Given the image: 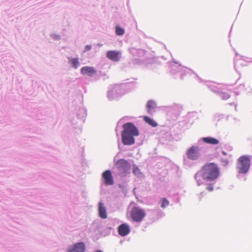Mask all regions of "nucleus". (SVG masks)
<instances>
[{
	"label": "nucleus",
	"mask_w": 252,
	"mask_h": 252,
	"mask_svg": "<svg viewBox=\"0 0 252 252\" xmlns=\"http://www.w3.org/2000/svg\"><path fill=\"white\" fill-rule=\"evenodd\" d=\"M220 170L217 164L214 163H207L204 165L200 172H197L194 178L198 186L202 184L201 178L208 181L215 180L219 176Z\"/></svg>",
	"instance_id": "f257e3e1"
},
{
	"label": "nucleus",
	"mask_w": 252,
	"mask_h": 252,
	"mask_svg": "<svg viewBox=\"0 0 252 252\" xmlns=\"http://www.w3.org/2000/svg\"><path fill=\"white\" fill-rule=\"evenodd\" d=\"M250 165V158L247 156H242L238 159L236 169L238 173L246 174L248 172Z\"/></svg>",
	"instance_id": "f03ea898"
},
{
	"label": "nucleus",
	"mask_w": 252,
	"mask_h": 252,
	"mask_svg": "<svg viewBox=\"0 0 252 252\" xmlns=\"http://www.w3.org/2000/svg\"><path fill=\"white\" fill-rule=\"evenodd\" d=\"M130 216L132 220L139 222L145 217L146 213L144 209L139 207H134L130 212Z\"/></svg>",
	"instance_id": "7ed1b4c3"
},
{
	"label": "nucleus",
	"mask_w": 252,
	"mask_h": 252,
	"mask_svg": "<svg viewBox=\"0 0 252 252\" xmlns=\"http://www.w3.org/2000/svg\"><path fill=\"white\" fill-rule=\"evenodd\" d=\"M116 166L118 170L122 173L125 174L129 169L130 164L128 161L124 159H120L117 160Z\"/></svg>",
	"instance_id": "20e7f679"
},
{
	"label": "nucleus",
	"mask_w": 252,
	"mask_h": 252,
	"mask_svg": "<svg viewBox=\"0 0 252 252\" xmlns=\"http://www.w3.org/2000/svg\"><path fill=\"white\" fill-rule=\"evenodd\" d=\"M123 127L124 129L123 132L136 136L139 135V131L138 129L133 124L131 123H127L124 124Z\"/></svg>",
	"instance_id": "39448f33"
},
{
	"label": "nucleus",
	"mask_w": 252,
	"mask_h": 252,
	"mask_svg": "<svg viewBox=\"0 0 252 252\" xmlns=\"http://www.w3.org/2000/svg\"><path fill=\"white\" fill-rule=\"evenodd\" d=\"M135 135H132L122 131V141L125 145H131L135 143Z\"/></svg>",
	"instance_id": "423d86ee"
},
{
	"label": "nucleus",
	"mask_w": 252,
	"mask_h": 252,
	"mask_svg": "<svg viewBox=\"0 0 252 252\" xmlns=\"http://www.w3.org/2000/svg\"><path fill=\"white\" fill-rule=\"evenodd\" d=\"M189 158L192 160L196 159L199 156V148L196 146L191 147L187 152Z\"/></svg>",
	"instance_id": "0eeeda50"
},
{
	"label": "nucleus",
	"mask_w": 252,
	"mask_h": 252,
	"mask_svg": "<svg viewBox=\"0 0 252 252\" xmlns=\"http://www.w3.org/2000/svg\"><path fill=\"white\" fill-rule=\"evenodd\" d=\"M102 177L104 179V184L105 185L110 186L114 184L113 177L110 170H107L103 172Z\"/></svg>",
	"instance_id": "6e6552de"
},
{
	"label": "nucleus",
	"mask_w": 252,
	"mask_h": 252,
	"mask_svg": "<svg viewBox=\"0 0 252 252\" xmlns=\"http://www.w3.org/2000/svg\"><path fill=\"white\" fill-rule=\"evenodd\" d=\"M85 250V244L83 242H79L75 244L73 247L69 248L67 252H84Z\"/></svg>",
	"instance_id": "1a4fd4ad"
},
{
	"label": "nucleus",
	"mask_w": 252,
	"mask_h": 252,
	"mask_svg": "<svg viewBox=\"0 0 252 252\" xmlns=\"http://www.w3.org/2000/svg\"><path fill=\"white\" fill-rule=\"evenodd\" d=\"M121 53L117 51L111 50L107 52V57L113 62H118L120 60Z\"/></svg>",
	"instance_id": "9d476101"
},
{
	"label": "nucleus",
	"mask_w": 252,
	"mask_h": 252,
	"mask_svg": "<svg viewBox=\"0 0 252 252\" xmlns=\"http://www.w3.org/2000/svg\"><path fill=\"white\" fill-rule=\"evenodd\" d=\"M118 231L120 235L125 236L129 233L130 228L127 224L123 223L119 225Z\"/></svg>",
	"instance_id": "9b49d317"
},
{
	"label": "nucleus",
	"mask_w": 252,
	"mask_h": 252,
	"mask_svg": "<svg viewBox=\"0 0 252 252\" xmlns=\"http://www.w3.org/2000/svg\"><path fill=\"white\" fill-rule=\"evenodd\" d=\"M81 72L83 74H87L90 76H92L96 73V71L93 67L85 66L81 69Z\"/></svg>",
	"instance_id": "f8f14e48"
},
{
	"label": "nucleus",
	"mask_w": 252,
	"mask_h": 252,
	"mask_svg": "<svg viewBox=\"0 0 252 252\" xmlns=\"http://www.w3.org/2000/svg\"><path fill=\"white\" fill-rule=\"evenodd\" d=\"M98 213L99 217L103 219H106L107 217V215L106 213V208L104 206V204L102 202H100L98 205Z\"/></svg>",
	"instance_id": "ddd939ff"
},
{
	"label": "nucleus",
	"mask_w": 252,
	"mask_h": 252,
	"mask_svg": "<svg viewBox=\"0 0 252 252\" xmlns=\"http://www.w3.org/2000/svg\"><path fill=\"white\" fill-rule=\"evenodd\" d=\"M201 140L204 143L211 145H217L219 143L217 139L211 137H203Z\"/></svg>",
	"instance_id": "4468645a"
},
{
	"label": "nucleus",
	"mask_w": 252,
	"mask_h": 252,
	"mask_svg": "<svg viewBox=\"0 0 252 252\" xmlns=\"http://www.w3.org/2000/svg\"><path fill=\"white\" fill-rule=\"evenodd\" d=\"M143 120L146 123L148 124L152 127H156L158 126V124L156 122L148 116H144Z\"/></svg>",
	"instance_id": "2eb2a0df"
},
{
	"label": "nucleus",
	"mask_w": 252,
	"mask_h": 252,
	"mask_svg": "<svg viewBox=\"0 0 252 252\" xmlns=\"http://www.w3.org/2000/svg\"><path fill=\"white\" fill-rule=\"evenodd\" d=\"M147 107L148 108V112L151 113L153 109L156 107V104L153 100H149L147 103Z\"/></svg>",
	"instance_id": "dca6fc26"
},
{
	"label": "nucleus",
	"mask_w": 252,
	"mask_h": 252,
	"mask_svg": "<svg viewBox=\"0 0 252 252\" xmlns=\"http://www.w3.org/2000/svg\"><path fill=\"white\" fill-rule=\"evenodd\" d=\"M70 62L73 67L76 69L79 64L78 59L77 58H73L70 60Z\"/></svg>",
	"instance_id": "f3484780"
},
{
	"label": "nucleus",
	"mask_w": 252,
	"mask_h": 252,
	"mask_svg": "<svg viewBox=\"0 0 252 252\" xmlns=\"http://www.w3.org/2000/svg\"><path fill=\"white\" fill-rule=\"evenodd\" d=\"M124 30L119 26H116V33L118 35H122L124 34Z\"/></svg>",
	"instance_id": "a211bd4d"
},
{
	"label": "nucleus",
	"mask_w": 252,
	"mask_h": 252,
	"mask_svg": "<svg viewBox=\"0 0 252 252\" xmlns=\"http://www.w3.org/2000/svg\"><path fill=\"white\" fill-rule=\"evenodd\" d=\"M162 202H161V207L162 208H165L166 207L168 206L169 204V201L166 199V198H163L162 199Z\"/></svg>",
	"instance_id": "6ab92c4d"
},
{
	"label": "nucleus",
	"mask_w": 252,
	"mask_h": 252,
	"mask_svg": "<svg viewBox=\"0 0 252 252\" xmlns=\"http://www.w3.org/2000/svg\"><path fill=\"white\" fill-rule=\"evenodd\" d=\"M133 173L135 175H138L140 173V170L139 169V168L136 166H134L133 167Z\"/></svg>",
	"instance_id": "aec40b11"
},
{
	"label": "nucleus",
	"mask_w": 252,
	"mask_h": 252,
	"mask_svg": "<svg viewBox=\"0 0 252 252\" xmlns=\"http://www.w3.org/2000/svg\"><path fill=\"white\" fill-rule=\"evenodd\" d=\"M206 189L209 191H212L214 189V187L212 184H210L206 188Z\"/></svg>",
	"instance_id": "412c9836"
},
{
	"label": "nucleus",
	"mask_w": 252,
	"mask_h": 252,
	"mask_svg": "<svg viewBox=\"0 0 252 252\" xmlns=\"http://www.w3.org/2000/svg\"><path fill=\"white\" fill-rule=\"evenodd\" d=\"M91 49V46L90 45H86L85 46V51H87L90 50Z\"/></svg>",
	"instance_id": "4be33fe9"
},
{
	"label": "nucleus",
	"mask_w": 252,
	"mask_h": 252,
	"mask_svg": "<svg viewBox=\"0 0 252 252\" xmlns=\"http://www.w3.org/2000/svg\"><path fill=\"white\" fill-rule=\"evenodd\" d=\"M222 162H223L225 165L227 164L228 163V161L226 159H223L222 160Z\"/></svg>",
	"instance_id": "5701e85b"
},
{
	"label": "nucleus",
	"mask_w": 252,
	"mask_h": 252,
	"mask_svg": "<svg viewBox=\"0 0 252 252\" xmlns=\"http://www.w3.org/2000/svg\"><path fill=\"white\" fill-rule=\"evenodd\" d=\"M204 192L200 193V196L199 197L200 199H201V197L204 195Z\"/></svg>",
	"instance_id": "b1692460"
},
{
	"label": "nucleus",
	"mask_w": 252,
	"mask_h": 252,
	"mask_svg": "<svg viewBox=\"0 0 252 252\" xmlns=\"http://www.w3.org/2000/svg\"><path fill=\"white\" fill-rule=\"evenodd\" d=\"M96 252H102V251H101L99 250V251H96Z\"/></svg>",
	"instance_id": "393cba45"
},
{
	"label": "nucleus",
	"mask_w": 252,
	"mask_h": 252,
	"mask_svg": "<svg viewBox=\"0 0 252 252\" xmlns=\"http://www.w3.org/2000/svg\"><path fill=\"white\" fill-rule=\"evenodd\" d=\"M223 154L225 155L226 153L225 152H223Z\"/></svg>",
	"instance_id": "a878e982"
}]
</instances>
